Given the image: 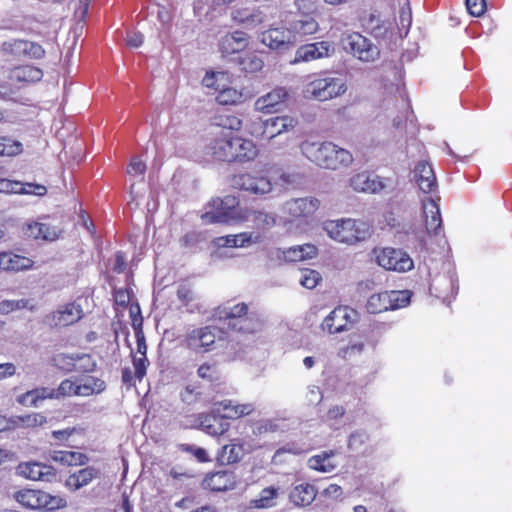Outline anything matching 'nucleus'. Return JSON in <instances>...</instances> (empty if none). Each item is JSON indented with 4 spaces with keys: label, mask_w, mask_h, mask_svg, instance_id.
<instances>
[{
    "label": "nucleus",
    "mask_w": 512,
    "mask_h": 512,
    "mask_svg": "<svg viewBox=\"0 0 512 512\" xmlns=\"http://www.w3.org/2000/svg\"><path fill=\"white\" fill-rule=\"evenodd\" d=\"M243 457V448L236 443L224 445L218 454V461L221 464L229 465L239 462Z\"/></svg>",
    "instance_id": "79ce46f5"
},
{
    "label": "nucleus",
    "mask_w": 512,
    "mask_h": 512,
    "mask_svg": "<svg viewBox=\"0 0 512 512\" xmlns=\"http://www.w3.org/2000/svg\"><path fill=\"white\" fill-rule=\"evenodd\" d=\"M238 206V198L232 195L212 199L207 205L208 210L201 216L202 221L206 224L234 223L241 218L236 210Z\"/></svg>",
    "instance_id": "20e7f679"
},
{
    "label": "nucleus",
    "mask_w": 512,
    "mask_h": 512,
    "mask_svg": "<svg viewBox=\"0 0 512 512\" xmlns=\"http://www.w3.org/2000/svg\"><path fill=\"white\" fill-rule=\"evenodd\" d=\"M25 234L36 240L54 241L58 239L60 230L41 222H31L26 225Z\"/></svg>",
    "instance_id": "7c9ffc66"
},
{
    "label": "nucleus",
    "mask_w": 512,
    "mask_h": 512,
    "mask_svg": "<svg viewBox=\"0 0 512 512\" xmlns=\"http://www.w3.org/2000/svg\"><path fill=\"white\" fill-rule=\"evenodd\" d=\"M334 455V451H323L318 455L310 457L308 460V466L309 468L322 473L332 472L337 467V464L332 460Z\"/></svg>",
    "instance_id": "ea45409f"
},
{
    "label": "nucleus",
    "mask_w": 512,
    "mask_h": 512,
    "mask_svg": "<svg viewBox=\"0 0 512 512\" xmlns=\"http://www.w3.org/2000/svg\"><path fill=\"white\" fill-rule=\"evenodd\" d=\"M233 186L247 193L263 196L270 193L273 189L271 180L258 173H242L235 175Z\"/></svg>",
    "instance_id": "f8f14e48"
},
{
    "label": "nucleus",
    "mask_w": 512,
    "mask_h": 512,
    "mask_svg": "<svg viewBox=\"0 0 512 512\" xmlns=\"http://www.w3.org/2000/svg\"><path fill=\"white\" fill-rule=\"evenodd\" d=\"M83 316L84 312L81 305L71 302L59 306L57 310L46 314L43 318V323L51 328L66 327L78 322Z\"/></svg>",
    "instance_id": "9b49d317"
},
{
    "label": "nucleus",
    "mask_w": 512,
    "mask_h": 512,
    "mask_svg": "<svg viewBox=\"0 0 512 512\" xmlns=\"http://www.w3.org/2000/svg\"><path fill=\"white\" fill-rule=\"evenodd\" d=\"M423 215L428 235L439 236L442 232V217L439 204L431 197L422 201Z\"/></svg>",
    "instance_id": "6ab92c4d"
},
{
    "label": "nucleus",
    "mask_w": 512,
    "mask_h": 512,
    "mask_svg": "<svg viewBox=\"0 0 512 512\" xmlns=\"http://www.w3.org/2000/svg\"><path fill=\"white\" fill-rule=\"evenodd\" d=\"M316 495L317 490L314 485L300 483L291 489L289 499L297 507H306L315 500Z\"/></svg>",
    "instance_id": "cd10ccee"
},
{
    "label": "nucleus",
    "mask_w": 512,
    "mask_h": 512,
    "mask_svg": "<svg viewBox=\"0 0 512 512\" xmlns=\"http://www.w3.org/2000/svg\"><path fill=\"white\" fill-rule=\"evenodd\" d=\"M413 178L419 189L424 193L436 190L437 182L432 166L426 161H420L414 168Z\"/></svg>",
    "instance_id": "b1692460"
},
{
    "label": "nucleus",
    "mask_w": 512,
    "mask_h": 512,
    "mask_svg": "<svg viewBox=\"0 0 512 512\" xmlns=\"http://www.w3.org/2000/svg\"><path fill=\"white\" fill-rule=\"evenodd\" d=\"M77 363L75 371L88 373L96 368V362L91 355L85 353H76Z\"/></svg>",
    "instance_id": "13d9d810"
},
{
    "label": "nucleus",
    "mask_w": 512,
    "mask_h": 512,
    "mask_svg": "<svg viewBox=\"0 0 512 512\" xmlns=\"http://www.w3.org/2000/svg\"><path fill=\"white\" fill-rule=\"evenodd\" d=\"M253 222L257 229H270L276 224V217L273 213L265 211H254Z\"/></svg>",
    "instance_id": "3c124183"
},
{
    "label": "nucleus",
    "mask_w": 512,
    "mask_h": 512,
    "mask_svg": "<svg viewBox=\"0 0 512 512\" xmlns=\"http://www.w3.org/2000/svg\"><path fill=\"white\" fill-rule=\"evenodd\" d=\"M377 264L385 270L404 273L414 268L410 255L402 249L385 247L373 251Z\"/></svg>",
    "instance_id": "423d86ee"
},
{
    "label": "nucleus",
    "mask_w": 512,
    "mask_h": 512,
    "mask_svg": "<svg viewBox=\"0 0 512 512\" xmlns=\"http://www.w3.org/2000/svg\"><path fill=\"white\" fill-rule=\"evenodd\" d=\"M43 77V71L33 65H21L10 70L9 79L19 84L38 82Z\"/></svg>",
    "instance_id": "c756f323"
},
{
    "label": "nucleus",
    "mask_w": 512,
    "mask_h": 512,
    "mask_svg": "<svg viewBox=\"0 0 512 512\" xmlns=\"http://www.w3.org/2000/svg\"><path fill=\"white\" fill-rule=\"evenodd\" d=\"M350 186L357 192L378 193L384 187V183L377 175L361 172L350 179Z\"/></svg>",
    "instance_id": "a878e982"
},
{
    "label": "nucleus",
    "mask_w": 512,
    "mask_h": 512,
    "mask_svg": "<svg viewBox=\"0 0 512 512\" xmlns=\"http://www.w3.org/2000/svg\"><path fill=\"white\" fill-rule=\"evenodd\" d=\"M49 457L52 461L68 466L83 465L87 461V457L84 454L74 451H52Z\"/></svg>",
    "instance_id": "a19ab883"
},
{
    "label": "nucleus",
    "mask_w": 512,
    "mask_h": 512,
    "mask_svg": "<svg viewBox=\"0 0 512 512\" xmlns=\"http://www.w3.org/2000/svg\"><path fill=\"white\" fill-rule=\"evenodd\" d=\"M57 396H78V379H65L57 388Z\"/></svg>",
    "instance_id": "052dcab7"
},
{
    "label": "nucleus",
    "mask_w": 512,
    "mask_h": 512,
    "mask_svg": "<svg viewBox=\"0 0 512 512\" xmlns=\"http://www.w3.org/2000/svg\"><path fill=\"white\" fill-rule=\"evenodd\" d=\"M17 473L33 481L50 482L55 477L54 469L39 462L20 463L17 467Z\"/></svg>",
    "instance_id": "aec40b11"
},
{
    "label": "nucleus",
    "mask_w": 512,
    "mask_h": 512,
    "mask_svg": "<svg viewBox=\"0 0 512 512\" xmlns=\"http://www.w3.org/2000/svg\"><path fill=\"white\" fill-rule=\"evenodd\" d=\"M218 330L215 327L205 326L194 328L185 336L186 346L197 352L204 353L213 349Z\"/></svg>",
    "instance_id": "ddd939ff"
},
{
    "label": "nucleus",
    "mask_w": 512,
    "mask_h": 512,
    "mask_svg": "<svg viewBox=\"0 0 512 512\" xmlns=\"http://www.w3.org/2000/svg\"><path fill=\"white\" fill-rule=\"evenodd\" d=\"M246 303H237L234 305H225L218 311V317L226 320L228 327H232L235 322H239L247 313H249Z\"/></svg>",
    "instance_id": "c9c22d12"
},
{
    "label": "nucleus",
    "mask_w": 512,
    "mask_h": 512,
    "mask_svg": "<svg viewBox=\"0 0 512 512\" xmlns=\"http://www.w3.org/2000/svg\"><path fill=\"white\" fill-rule=\"evenodd\" d=\"M47 397L46 391L43 390H32L28 391L24 395L21 396L20 402L25 405L37 406L39 400H44Z\"/></svg>",
    "instance_id": "0e129e2a"
},
{
    "label": "nucleus",
    "mask_w": 512,
    "mask_h": 512,
    "mask_svg": "<svg viewBox=\"0 0 512 512\" xmlns=\"http://www.w3.org/2000/svg\"><path fill=\"white\" fill-rule=\"evenodd\" d=\"M335 49L328 41H320L300 46L296 52L294 59L290 61L291 64H298L301 62H310L317 59L330 57Z\"/></svg>",
    "instance_id": "4468645a"
},
{
    "label": "nucleus",
    "mask_w": 512,
    "mask_h": 512,
    "mask_svg": "<svg viewBox=\"0 0 512 512\" xmlns=\"http://www.w3.org/2000/svg\"><path fill=\"white\" fill-rule=\"evenodd\" d=\"M278 496V489L275 487L264 488L259 497L251 500V506L257 509H267L275 505V499Z\"/></svg>",
    "instance_id": "49530a36"
},
{
    "label": "nucleus",
    "mask_w": 512,
    "mask_h": 512,
    "mask_svg": "<svg viewBox=\"0 0 512 512\" xmlns=\"http://www.w3.org/2000/svg\"><path fill=\"white\" fill-rule=\"evenodd\" d=\"M430 293L449 304L458 292V279L454 269L447 265L446 272L432 279Z\"/></svg>",
    "instance_id": "9d476101"
},
{
    "label": "nucleus",
    "mask_w": 512,
    "mask_h": 512,
    "mask_svg": "<svg viewBox=\"0 0 512 512\" xmlns=\"http://www.w3.org/2000/svg\"><path fill=\"white\" fill-rule=\"evenodd\" d=\"M19 194L44 196L47 193V188L41 184L30 182H21Z\"/></svg>",
    "instance_id": "e2e57ef3"
},
{
    "label": "nucleus",
    "mask_w": 512,
    "mask_h": 512,
    "mask_svg": "<svg viewBox=\"0 0 512 512\" xmlns=\"http://www.w3.org/2000/svg\"><path fill=\"white\" fill-rule=\"evenodd\" d=\"M389 301L391 300L387 291L373 294L369 297L366 307L369 313H381L390 310L391 304Z\"/></svg>",
    "instance_id": "37998d69"
},
{
    "label": "nucleus",
    "mask_w": 512,
    "mask_h": 512,
    "mask_svg": "<svg viewBox=\"0 0 512 512\" xmlns=\"http://www.w3.org/2000/svg\"><path fill=\"white\" fill-rule=\"evenodd\" d=\"M241 91L232 87H223L219 89L216 100L221 105H234L242 101Z\"/></svg>",
    "instance_id": "09e8293b"
},
{
    "label": "nucleus",
    "mask_w": 512,
    "mask_h": 512,
    "mask_svg": "<svg viewBox=\"0 0 512 512\" xmlns=\"http://www.w3.org/2000/svg\"><path fill=\"white\" fill-rule=\"evenodd\" d=\"M203 487L211 491H226L236 485V475L232 471L221 470L208 473L202 483Z\"/></svg>",
    "instance_id": "412c9836"
},
{
    "label": "nucleus",
    "mask_w": 512,
    "mask_h": 512,
    "mask_svg": "<svg viewBox=\"0 0 512 512\" xmlns=\"http://www.w3.org/2000/svg\"><path fill=\"white\" fill-rule=\"evenodd\" d=\"M215 411L223 413V417L227 419H237L248 416L255 411L253 403H237L236 401L227 399L214 404Z\"/></svg>",
    "instance_id": "4be33fe9"
},
{
    "label": "nucleus",
    "mask_w": 512,
    "mask_h": 512,
    "mask_svg": "<svg viewBox=\"0 0 512 512\" xmlns=\"http://www.w3.org/2000/svg\"><path fill=\"white\" fill-rule=\"evenodd\" d=\"M324 230L331 239L347 245L365 241L371 235V227L367 222L351 218L326 221Z\"/></svg>",
    "instance_id": "f03ea898"
},
{
    "label": "nucleus",
    "mask_w": 512,
    "mask_h": 512,
    "mask_svg": "<svg viewBox=\"0 0 512 512\" xmlns=\"http://www.w3.org/2000/svg\"><path fill=\"white\" fill-rule=\"evenodd\" d=\"M240 65L242 69L248 73H255L263 68V60L254 54L246 55L241 59Z\"/></svg>",
    "instance_id": "6e6d98bb"
},
{
    "label": "nucleus",
    "mask_w": 512,
    "mask_h": 512,
    "mask_svg": "<svg viewBox=\"0 0 512 512\" xmlns=\"http://www.w3.org/2000/svg\"><path fill=\"white\" fill-rule=\"evenodd\" d=\"M53 364L58 369L64 371V372H72L75 371L77 358L76 353L73 354H66V353H59L56 354L52 358Z\"/></svg>",
    "instance_id": "8fccbe9b"
},
{
    "label": "nucleus",
    "mask_w": 512,
    "mask_h": 512,
    "mask_svg": "<svg viewBox=\"0 0 512 512\" xmlns=\"http://www.w3.org/2000/svg\"><path fill=\"white\" fill-rule=\"evenodd\" d=\"M202 430L211 436L222 435L227 430V424L215 416H203L200 421Z\"/></svg>",
    "instance_id": "c03bdc74"
},
{
    "label": "nucleus",
    "mask_w": 512,
    "mask_h": 512,
    "mask_svg": "<svg viewBox=\"0 0 512 512\" xmlns=\"http://www.w3.org/2000/svg\"><path fill=\"white\" fill-rule=\"evenodd\" d=\"M169 476L175 481L174 484H182L187 480L192 479L194 474L191 471L184 470L180 467H173L169 471Z\"/></svg>",
    "instance_id": "774afa93"
},
{
    "label": "nucleus",
    "mask_w": 512,
    "mask_h": 512,
    "mask_svg": "<svg viewBox=\"0 0 512 512\" xmlns=\"http://www.w3.org/2000/svg\"><path fill=\"white\" fill-rule=\"evenodd\" d=\"M358 319L356 310L339 306L326 316L322 322V329L330 334L341 333L349 330Z\"/></svg>",
    "instance_id": "1a4fd4ad"
},
{
    "label": "nucleus",
    "mask_w": 512,
    "mask_h": 512,
    "mask_svg": "<svg viewBox=\"0 0 512 512\" xmlns=\"http://www.w3.org/2000/svg\"><path fill=\"white\" fill-rule=\"evenodd\" d=\"M248 38V35L242 31L226 34L219 40V51L223 56L241 52L248 46Z\"/></svg>",
    "instance_id": "393cba45"
},
{
    "label": "nucleus",
    "mask_w": 512,
    "mask_h": 512,
    "mask_svg": "<svg viewBox=\"0 0 512 512\" xmlns=\"http://www.w3.org/2000/svg\"><path fill=\"white\" fill-rule=\"evenodd\" d=\"M233 133L219 131L207 147V152L216 160L233 162Z\"/></svg>",
    "instance_id": "2eb2a0df"
},
{
    "label": "nucleus",
    "mask_w": 512,
    "mask_h": 512,
    "mask_svg": "<svg viewBox=\"0 0 512 512\" xmlns=\"http://www.w3.org/2000/svg\"><path fill=\"white\" fill-rule=\"evenodd\" d=\"M303 155L316 165L327 169L347 167L353 162L350 151L332 142L305 140L300 146Z\"/></svg>",
    "instance_id": "f257e3e1"
},
{
    "label": "nucleus",
    "mask_w": 512,
    "mask_h": 512,
    "mask_svg": "<svg viewBox=\"0 0 512 512\" xmlns=\"http://www.w3.org/2000/svg\"><path fill=\"white\" fill-rule=\"evenodd\" d=\"M366 30L378 39H385L392 33L394 25L388 19H382L379 15L371 14L365 21Z\"/></svg>",
    "instance_id": "2f4dec72"
},
{
    "label": "nucleus",
    "mask_w": 512,
    "mask_h": 512,
    "mask_svg": "<svg viewBox=\"0 0 512 512\" xmlns=\"http://www.w3.org/2000/svg\"><path fill=\"white\" fill-rule=\"evenodd\" d=\"M288 97L285 88L277 87L269 93L259 97L255 101V109L263 113H271L277 110L278 105L282 104Z\"/></svg>",
    "instance_id": "bb28decb"
},
{
    "label": "nucleus",
    "mask_w": 512,
    "mask_h": 512,
    "mask_svg": "<svg viewBox=\"0 0 512 512\" xmlns=\"http://www.w3.org/2000/svg\"><path fill=\"white\" fill-rule=\"evenodd\" d=\"M23 151V144L10 137L0 136V157H15Z\"/></svg>",
    "instance_id": "de8ad7c7"
},
{
    "label": "nucleus",
    "mask_w": 512,
    "mask_h": 512,
    "mask_svg": "<svg viewBox=\"0 0 512 512\" xmlns=\"http://www.w3.org/2000/svg\"><path fill=\"white\" fill-rule=\"evenodd\" d=\"M289 30L297 40V36L312 35L318 30V23L309 15H302L291 23Z\"/></svg>",
    "instance_id": "e433bc0d"
},
{
    "label": "nucleus",
    "mask_w": 512,
    "mask_h": 512,
    "mask_svg": "<svg viewBox=\"0 0 512 512\" xmlns=\"http://www.w3.org/2000/svg\"><path fill=\"white\" fill-rule=\"evenodd\" d=\"M197 375L208 381H214L217 378V369L214 364L203 363L197 369Z\"/></svg>",
    "instance_id": "338daca9"
},
{
    "label": "nucleus",
    "mask_w": 512,
    "mask_h": 512,
    "mask_svg": "<svg viewBox=\"0 0 512 512\" xmlns=\"http://www.w3.org/2000/svg\"><path fill=\"white\" fill-rule=\"evenodd\" d=\"M345 51L351 53L362 62H374L380 56V49L370 39L360 33L353 32L342 37Z\"/></svg>",
    "instance_id": "0eeeda50"
},
{
    "label": "nucleus",
    "mask_w": 512,
    "mask_h": 512,
    "mask_svg": "<svg viewBox=\"0 0 512 512\" xmlns=\"http://www.w3.org/2000/svg\"><path fill=\"white\" fill-rule=\"evenodd\" d=\"M282 254L284 259L289 262L303 261L315 257L317 248L311 244L298 245L282 251Z\"/></svg>",
    "instance_id": "4c0bfd02"
},
{
    "label": "nucleus",
    "mask_w": 512,
    "mask_h": 512,
    "mask_svg": "<svg viewBox=\"0 0 512 512\" xmlns=\"http://www.w3.org/2000/svg\"><path fill=\"white\" fill-rule=\"evenodd\" d=\"M24 45V39H9L2 43L1 50L6 54L22 57Z\"/></svg>",
    "instance_id": "4d7b16f0"
},
{
    "label": "nucleus",
    "mask_w": 512,
    "mask_h": 512,
    "mask_svg": "<svg viewBox=\"0 0 512 512\" xmlns=\"http://www.w3.org/2000/svg\"><path fill=\"white\" fill-rule=\"evenodd\" d=\"M320 280L321 276L317 271L306 269L301 272L299 282L303 287L307 289H313L316 287Z\"/></svg>",
    "instance_id": "680f3d73"
},
{
    "label": "nucleus",
    "mask_w": 512,
    "mask_h": 512,
    "mask_svg": "<svg viewBox=\"0 0 512 512\" xmlns=\"http://www.w3.org/2000/svg\"><path fill=\"white\" fill-rule=\"evenodd\" d=\"M233 161L246 162L253 160L258 149L253 141L244 139L233 134Z\"/></svg>",
    "instance_id": "c85d7f7f"
},
{
    "label": "nucleus",
    "mask_w": 512,
    "mask_h": 512,
    "mask_svg": "<svg viewBox=\"0 0 512 512\" xmlns=\"http://www.w3.org/2000/svg\"><path fill=\"white\" fill-rule=\"evenodd\" d=\"M78 379V396L89 397L98 395L105 391L106 383L104 380L94 376H85Z\"/></svg>",
    "instance_id": "473e14b6"
},
{
    "label": "nucleus",
    "mask_w": 512,
    "mask_h": 512,
    "mask_svg": "<svg viewBox=\"0 0 512 512\" xmlns=\"http://www.w3.org/2000/svg\"><path fill=\"white\" fill-rule=\"evenodd\" d=\"M1 270H7V271H21L29 269L32 266V261L29 258L3 252L1 253Z\"/></svg>",
    "instance_id": "58836bf2"
},
{
    "label": "nucleus",
    "mask_w": 512,
    "mask_h": 512,
    "mask_svg": "<svg viewBox=\"0 0 512 512\" xmlns=\"http://www.w3.org/2000/svg\"><path fill=\"white\" fill-rule=\"evenodd\" d=\"M217 124L222 127L220 131H229L232 133L233 131L239 130L242 126L241 120L236 116L221 117Z\"/></svg>",
    "instance_id": "69168bd1"
},
{
    "label": "nucleus",
    "mask_w": 512,
    "mask_h": 512,
    "mask_svg": "<svg viewBox=\"0 0 512 512\" xmlns=\"http://www.w3.org/2000/svg\"><path fill=\"white\" fill-rule=\"evenodd\" d=\"M319 201L312 197L296 198L283 204V212L293 219L309 217L318 209Z\"/></svg>",
    "instance_id": "a211bd4d"
},
{
    "label": "nucleus",
    "mask_w": 512,
    "mask_h": 512,
    "mask_svg": "<svg viewBox=\"0 0 512 512\" xmlns=\"http://www.w3.org/2000/svg\"><path fill=\"white\" fill-rule=\"evenodd\" d=\"M262 44L270 49H282L296 42L289 29L283 27H270L259 35Z\"/></svg>",
    "instance_id": "dca6fc26"
},
{
    "label": "nucleus",
    "mask_w": 512,
    "mask_h": 512,
    "mask_svg": "<svg viewBox=\"0 0 512 512\" xmlns=\"http://www.w3.org/2000/svg\"><path fill=\"white\" fill-rule=\"evenodd\" d=\"M297 125V120L291 116H277L266 119L259 123L253 130L252 134L269 142L274 141L277 137L293 130Z\"/></svg>",
    "instance_id": "6e6552de"
},
{
    "label": "nucleus",
    "mask_w": 512,
    "mask_h": 512,
    "mask_svg": "<svg viewBox=\"0 0 512 512\" xmlns=\"http://www.w3.org/2000/svg\"><path fill=\"white\" fill-rule=\"evenodd\" d=\"M263 325L260 316L251 311L239 320V322H235L230 328L242 334H256L262 330Z\"/></svg>",
    "instance_id": "f704fd0d"
},
{
    "label": "nucleus",
    "mask_w": 512,
    "mask_h": 512,
    "mask_svg": "<svg viewBox=\"0 0 512 512\" xmlns=\"http://www.w3.org/2000/svg\"><path fill=\"white\" fill-rule=\"evenodd\" d=\"M14 499L23 507L32 510L52 511L64 508L67 505L66 500L61 497L33 489H23L15 492Z\"/></svg>",
    "instance_id": "39448f33"
},
{
    "label": "nucleus",
    "mask_w": 512,
    "mask_h": 512,
    "mask_svg": "<svg viewBox=\"0 0 512 512\" xmlns=\"http://www.w3.org/2000/svg\"><path fill=\"white\" fill-rule=\"evenodd\" d=\"M231 18L247 29H254L268 21L266 11L260 8H234L231 12Z\"/></svg>",
    "instance_id": "f3484780"
},
{
    "label": "nucleus",
    "mask_w": 512,
    "mask_h": 512,
    "mask_svg": "<svg viewBox=\"0 0 512 512\" xmlns=\"http://www.w3.org/2000/svg\"><path fill=\"white\" fill-rule=\"evenodd\" d=\"M347 91L344 79L325 75L308 81L303 87V96L307 99L327 101L343 95Z\"/></svg>",
    "instance_id": "7ed1b4c3"
},
{
    "label": "nucleus",
    "mask_w": 512,
    "mask_h": 512,
    "mask_svg": "<svg viewBox=\"0 0 512 512\" xmlns=\"http://www.w3.org/2000/svg\"><path fill=\"white\" fill-rule=\"evenodd\" d=\"M45 55V49L37 42L25 40L22 57L41 59Z\"/></svg>",
    "instance_id": "bf43d9fd"
},
{
    "label": "nucleus",
    "mask_w": 512,
    "mask_h": 512,
    "mask_svg": "<svg viewBox=\"0 0 512 512\" xmlns=\"http://www.w3.org/2000/svg\"><path fill=\"white\" fill-rule=\"evenodd\" d=\"M28 309L30 311L36 310V305L30 299L18 300H2L0 301V315H7L17 310Z\"/></svg>",
    "instance_id": "a18cd8bd"
},
{
    "label": "nucleus",
    "mask_w": 512,
    "mask_h": 512,
    "mask_svg": "<svg viewBox=\"0 0 512 512\" xmlns=\"http://www.w3.org/2000/svg\"><path fill=\"white\" fill-rule=\"evenodd\" d=\"M391 301L390 310H396L406 307L410 303L411 293L408 290L388 292Z\"/></svg>",
    "instance_id": "603ef678"
},
{
    "label": "nucleus",
    "mask_w": 512,
    "mask_h": 512,
    "mask_svg": "<svg viewBox=\"0 0 512 512\" xmlns=\"http://www.w3.org/2000/svg\"><path fill=\"white\" fill-rule=\"evenodd\" d=\"M412 23V12L410 8V4L408 0H404L401 3V8L399 12V30L405 32V35L408 33V30Z\"/></svg>",
    "instance_id": "5fc2aeb1"
},
{
    "label": "nucleus",
    "mask_w": 512,
    "mask_h": 512,
    "mask_svg": "<svg viewBox=\"0 0 512 512\" xmlns=\"http://www.w3.org/2000/svg\"><path fill=\"white\" fill-rule=\"evenodd\" d=\"M261 237L258 233L244 232L239 234H230L226 236L216 237L213 244L219 248L231 247L241 248L250 246L253 243L260 242Z\"/></svg>",
    "instance_id": "5701e85b"
},
{
    "label": "nucleus",
    "mask_w": 512,
    "mask_h": 512,
    "mask_svg": "<svg viewBox=\"0 0 512 512\" xmlns=\"http://www.w3.org/2000/svg\"><path fill=\"white\" fill-rule=\"evenodd\" d=\"M369 435L364 430L352 432L348 438L347 446L351 451H359L368 442Z\"/></svg>",
    "instance_id": "864d4df0"
},
{
    "label": "nucleus",
    "mask_w": 512,
    "mask_h": 512,
    "mask_svg": "<svg viewBox=\"0 0 512 512\" xmlns=\"http://www.w3.org/2000/svg\"><path fill=\"white\" fill-rule=\"evenodd\" d=\"M97 476H98L97 469H95L93 467H86V468L80 469L77 472L71 474L66 479V486L69 489L76 491V490H79L82 487H85L88 484H90L92 482V480L97 478Z\"/></svg>",
    "instance_id": "72a5a7b5"
}]
</instances>
